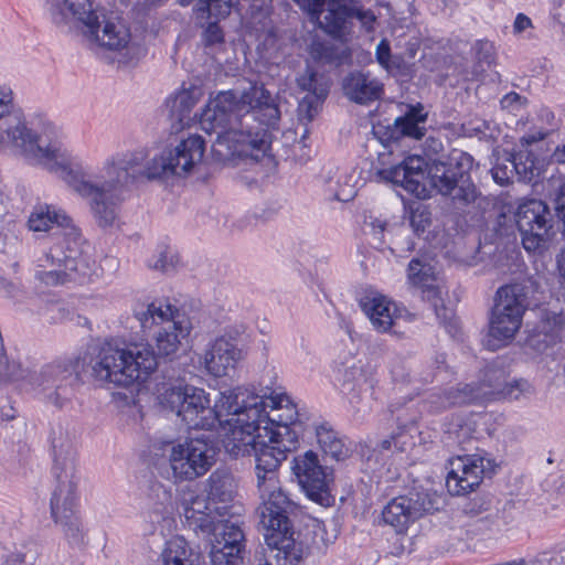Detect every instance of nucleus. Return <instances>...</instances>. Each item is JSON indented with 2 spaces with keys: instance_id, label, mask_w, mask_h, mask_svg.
<instances>
[{
  "instance_id": "nucleus-40",
  "label": "nucleus",
  "mask_w": 565,
  "mask_h": 565,
  "mask_svg": "<svg viewBox=\"0 0 565 565\" xmlns=\"http://www.w3.org/2000/svg\"><path fill=\"white\" fill-rule=\"evenodd\" d=\"M179 258L177 254L167 246L159 247L149 260V267L162 273L174 270Z\"/></svg>"
},
{
  "instance_id": "nucleus-29",
  "label": "nucleus",
  "mask_w": 565,
  "mask_h": 565,
  "mask_svg": "<svg viewBox=\"0 0 565 565\" xmlns=\"http://www.w3.org/2000/svg\"><path fill=\"white\" fill-rule=\"evenodd\" d=\"M162 565H202L200 555L194 553L181 536L168 540L161 551Z\"/></svg>"
},
{
  "instance_id": "nucleus-50",
  "label": "nucleus",
  "mask_w": 565,
  "mask_h": 565,
  "mask_svg": "<svg viewBox=\"0 0 565 565\" xmlns=\"http://www.w3.org/2000/svg\"><path fill=\"white\" fill-rule=\"evenodd\" d=\"M246 333V327L244 324H235L228 327L225 333L222 337H226L232 342L238 345V342L243 340V337Z\"/></svg>"
},
{
  "instance_id": "nucleus-54",
  "label": "nucleus",
  "mask_w": 565,
  "mask_h": 565,
  "mask_svg": "<svg viewBox=\"0 0 565 565\" xmlns=\"http://www.w3.org/2000/svg\"><path fill=\"white\" fill-rule=\"evenodd\" d=\"M311 54L315 58L328 60L331 57L330 49L318 42L312 44Z\"/></svg>"
},
{
  "instance_id": "nucleus-26",
  "label": "nucleus",
  "mask_w": 565,
  "mask_h": 565,
  "mask_svg": "<svg viewBox=\"0 0 565 565\" xmlns=\"http://www.w3.org/2000/svg\"><path fill=\"white\" fill-rule=\"evenodd\" d=\"M338 381L340 390L344 395H352L350 403L354 404L355 398L362 392L372 390L375 384L374 374L371 369L365 370L361 361L351 360L338 369Z\"/></svg>"
},
{
  "instance_id": "nucleus-53",
  "label": "nucleus",
  "mask_w": 565,
  "mask_h": 565,
  "mask_svg": "<svg viewBox=\"0 0 565 565\" xmlns=\"http://www.w3.org/2000/svg\"><path fill=\"white\" fill-rule=\"evenodd\" d=\"M556 210L558 216L563 220L565 225V182L561 185L555 199Z\"/></svg>"
},
{
  "instance_id": "nucleus-52",
  "label": "nucleus",
  "mask_w": 565,
  "mask_h": 565,
  "mask_svg": "<svg viewBox=\"0 0 565 565\" xmlns=\"http://www.w3.org/2000/svg\"><path fill=\"white\" fill-rule=\"evenodd\" d=\"M475 47L479 55V60L489 62L492 53V45L488 41H478Z\"/></svg>"
},
{
  "instance_id": "nucleus-63",
  "label": "nucleus",
  "mask_w": 565,
  "mask_h": 565,
  "mask_svg": "<svg viewBox=\"0 0 565 565\" xmlns=\"http://www.w3.org/2000/svg\"><path fill=\"white\" fill-rule=\"evenodd\" d=\"M382 448L383 449H390L391 448V440H383Z\"/></svg>"
},
{
  "instance_id": "nucleus-24",
  "label": "nucleus",
  "mask_w": 565,
  "mask_h": 565,
  "mask_svg": "<svg viewBox=\"0 0 565 565\" xmlns=\"http://www.w3.org/2000/svg\"><path fill=\"white\" fill-rule=\"evenodd\" d=\"M486 377L489 380L490 401L507 399L510 402L530 399L535 394V387L524 379L503 381V371L488 369Z\"/></svg>"
},
{
  "instance_id": "nucleus-9",
  "label": "nucleus",
  "mask_w": 565,
  "mask_h": 565,
  "mask_svg": "<svg viewBox=\"0 0 565 565\" xmlns=\"http://www.w3.org/2000/svg\"><path fill=\"white\" fill-rule=\"evenodd\" d=\"M135 317L145 332L153 328L158 329L153 334L157 360L158 356L171 359L177 356L183 349L192 328L184 315L161 300L139 306L135 309Z\"/></svg>"
},
{
  "instance_id": "nucleus-62",
  "label": "nucleus",
  "mask_w": 565,
  "mask_h": 565,
  "mask_svg": "<svg viewBox=\"0 0 565 565\" xmlns=\"http://www.w3.org/2000/svg\"><path fill=\"white\" fill-rule=\"evenodd\" d=\"M555 157L557 161L565 162V145L562 147V149L556 150Z\"/></svg>"
},
{
  "instance_id": "nucleus-49",
  "label": "nucleus",
  "mask_w": 565,
  "mask_h": 565,
  "mask_svg": "<svg viewBox=\"0 0 565 565\" xmlns=\"http://www.w3.org/2000/svg\"><path fill=\"white\" fill-rule=\"evenodd\" d=\"M480 520L486 522L490 530H497V531H500L502 529V526L508 524V522L504 520L502 513L498 509L495 511H491V512L487 513Z\"/></svg>"
},
{
  "instance_id": "nucleus-12",
  "label": "nucleus",
  "mask_w": 565,
  "mask_h": 565,
  "mask_svg": "<svg viewBox=\"0 0 565 565\" xmlns=\"http://www.w3.org/2000/svg\"><path fill=\"white\" fill-rule=\"evenodd\" d=\"M79 383V373L72 360L46 363L30 377V384L45 402L57 408L64 407L73 399Z\"/></svg>"
},
{
  "instance_id": "nucleus-1",
  "label": "nucleus",
  "mask_w": 565,
  "mask_h": 565,
  "mask_svg": "<svg viewBox=\"0 0 565 565\" xmlns=\"http://www.w3.org/2000/svg\"><path fill=\"white\" fill-rule=\"evenodd\" d=\"M0 148H11L29 163L56 173L87 200L95 222L104 228L115 224L125 194L138 180L185 175L201 162L205 150L202 137L192 135L150 159L146 149L118 152L92 169L64 146L52 127L32 131L6 85L0 86Z\"/></svg>"
},
{
  "instance_id": "nucleus-23",
  "label": "nucleus",
  "mask_w": 565,
  "mask_h": 565,
  "mask_svg": "<svg viewBox=\"0 0 565 565\" xmlns=\"http://www.w3.org/2000/svg\"><path fill=\"white\" fill-rule=\"evenodd\" d=\"M360 305L373 328L381 333L388 332L396 324L403 311L394 301L381 294L365 296Z\"/></svg>"
},
{
  "instance_id": "nucleus-2",
  "label": "nucleus",
  "mask_w": 565,
  "mask_h": 565,
  "mask_svg": "<svg viewBox=\"0 0 565 565\" xmlns=\"http://www.w3.org/2000/svg\"><path fill=\"white\" fill-rule=\"evenodd\" d=\"M266 392V413L270 427L268 446L257 452L255 465L256 488L262 500L260 525L267 544L255 565H301L305 550L291 535L289 514L295 503L282 489L279 467L287 454L298 445V434L292 428L299 418L295 402L282 391Z\"/></svg>"
},
{
  "instance_id": "nucleus-42",
  "label": "nucleus",
  "mask_w": 565,
  "mask_h": 565,
  "mask_svg": "<svg viewBox=\"0 0 565 565\" xmlns=\"http://www.w3.org/2000/svg\"><path fill=\"white\" fill-rule=\"evenodd\" d=\"M320 25L323 15L335 6L337 0H294Z\"/></svg>"
},
{
  "instance_id": "nucleus-57",
  "label": "nucleus",
  "mask_w": 565,
  "mask_h": 565,
  "mask_svg": "<svg viewBox=\"0 0 565 565\" xmlns=\"http://www.w3.org/2000/svg\"><path fill=\"white\" fill-rule=\"evenodd\" d=\"M546 136H548V130L533 131V132L526 134L522 138V141H524L526 145H532V143L543 140Z\"/></svg>"
},
{
  "instance_id": "nucleus-22",
  "label": "nucleus",
  "mask_w": 565,
  "mask_h": 565,
  "mask_svg": "<svg viewBox=\"0 0 565 565\" xmlns=\"http://www.w3.org/2000/svg\"><path fill=\"white\" fill-rule=\"evenodd\" d=\"M243 351L226 337L216 338L205 351L203 363L206 371L214 376H224L242 360Z\"/></svg>"
},
{
  "instance_id": "nucleus-28",
  "label": "nucleus",
  "mask_w": 565,
  "mask_h": 565,
  "mask_svg": "<svg viewBox=\"0 0 565 565\" xmlns=\"http://www.w3.org/2000/svg\"><path fill=\"white\" fill-rule=\"evenodd\" d=\"M422 516V508L417 501L406 495L393 498L383 509V521L398 532Z\"/></svg>"
},
{
  "instance_id": "nucleus-4",
  "label": "nucleus",
  "mask_w": 565,
  "mask_h": 565,
  "mask_svg": "<svg viewBox=\"0 0 565 565\" xmlns=\"http://www.w3.org/2000/svg\"><path fill=\"white\" fill-rule=\"evenodd\" d=\"M33 232H50L56 242L43 253L34 267V277L41 284L55 287L68 282L84 284L97 276L96 260L72 220L54 205L34 206L28 221Z\"/></svg>"
},
{
  "instance_id": "nucleus-15",
  "label": "nucleus",
  "mask_w": 565,
  "mask_h": 565,
  "mask_svg": "<svg viewBox=\"0 0 565 565\" xmlns=\"http://www.w3.org/2000/svg\"><path fill=\"white\" fill-rule=\"evenodd\" d=\"M291 469L308 498L324 507L332 503L333 498L330 494L332 471L319 463L317 454L309 450L295 457Z\"/></svg>"
},
{
  "instance_id": "nucleus-10",
  "label": "nucleus",
  "mask_w": 565,
  "mask_h": 565,
  "mask_svg": "<svg viewBox=\"0 0 565 565\" xmlns=\"http://www.w3.org/2000/svg\"><path fill=\"white\" fill-rule=\"evenodd\" d=\"M160 403L175 412L190 429H212L218 423L216 403L213 407L210 406L203 388L190 385L171 386L161 394Z\"/></svg>"
},
{
  "instance_id": "nucleus-37",
  "label": "nucleus",
  "mask_w": 565,
  "mask_h": 565,
  "mask_svg": "<svg viewBox=\"0 0 565 565\" xmlns=\"http://www.w3.org/2000/svg\"><path fill=\"white\" fill-rule=\"evenodd\" d=\"M298 86L311 94L318 100L326 98L329 92V83L324 75L319 74L311 68L297 78Z\"/></svg>"
},
{
  "instance_id": "nucleus-43",
  "label": "nucleus",
  "mask_w": 565,
  "mask_h": 565,
  "mask_svg": "<svg viewBox=\"0 0 565 565\" xmlns=\"http://www.w3.org/2000/svg\"><path fill=\"white\" fill-rule=\"evenodd\" d=\"M515 170L516 168L515 166H513L511 156L508 154L503 158L498 159V161L491 169V173L493 180L498 184L504 185L508 184L514 177H516Z\"/></svg>"
},
{
  "instance_id": "nucleus-39",
  "label": "nucleus",
  "mask_w": 565,
  "mask_h": 565,
  "mask_svg": "<svg viewBox=\"0 0 565 565\" xmlns=\"http://www.w3.org/2000/svg\"><path fill=\"white\" fill-rule=\"evenodd\" d=\"M196 103L198 98L194 96V93L185 89L177 93L172 98L168 100L172 114L175 115L179 119H182L184 116H186L196 105Z\"/></svg>"
},
{
  "instance_id": "nucleus-25",
  "label": "nucleus",
  "mask_w": 565,
  "mask_h": 565,
  "mask_svg": "<svg viewBox=\"0 0 565 565\" xmlns=\"http://www.w3.org/2000/svg\"><path fill=\"white\" fill-rule=\"evenodd\" d=\"M344 95L356 104L369 105L380 99L384 93L383 84L365 72L349 73L342 84Z\"/></svg>"
},
{
  "instance_id": "nucleus-17",
  "label": "nucleus",
  "mask_w": 565,
  "mask_h": 565,
  "mask_svg": "<svg viewBox=\"0 0 565 565\" xmlns=\"http://www.w3.org/2000/svg\"><path fill=\"white\" fill-rule=\"evenodd\" d=\"M350 0H337L333 9H330L320 21V28L334 38L344 36L352 24V20L360 21L367 31L373 29L376 20L375 14L370 9L349 6Z\"/></svg>"
},
{
  "instance_id": "nucleus-64",
  "label": "nucleus",
  "mask_w": 565,
  "mask_h": 565,
  "mask_svg": "<svg viewBox=\"0 0 565 565\" xmlns=\"http://www.w3.org/2000/svg\"><path fill=\"white\" fill-rule=\"evenodd\" d=\"M486 128H487L486 122H482V127H481V126H478V127L476 128V130H477V131L482 132V131H483V129H486Z\"/></svg>"
},
{
  "instance_id": "nucleus-59",
  "label": "nucleus",
  "mask_w": 565,
  "mask_h": 565,
  "mask_svg": "<svg viewBox=\"0 0 565 565\" xmlns=\"http://www.w3.org/2000/svg\"><path fill=\"white\" fill-rule=\"evenodd\" d=\"M372 231L375 236H379L383 234L385 230V223L380 220H374L371 222Z\"/></svg>"
},
{
  "instance_id": "nucleus-35",
  "label": "nucleus",
  "mask_w": 565,
  "mask_h": 565,
  "mask_svg": "<svg viewBox=\"0 0 565 565\" xmlns=\"http://www.w3.org/2000/svg\"><path fill=\"white\" fill-rule=\"evenodd\" d=\"M56 524H60L68 544L74 547H82L87 542L86 531L77 516L76 512L66 514V518H53Z\"/></svg>"
},
{
  "instance_id": "nucleus-16",
  "label": "nucleus",
  "mask_w": 565,
  "mask_h": 565,
  "mask_svg": "<svg viewBox=\"0 0 565 565\" xmlns=\"http://www.w3.org/2000/svg\"><path fill=\"white\" fill-rule=\"evenodd\" d=\"M245 535L236 523L226 521L217 524L211 541V565H243Z\"/></svg>"
},
{
  "instance_id": "nucleus-61",
  "label": "nucleus",
  "mask_w": 565,
  "mask_h": 565,
  "mask_svg": "<svg viewBox=\"0 0 565 565\" xmlns=\"http://www.w3.org/2000/svg\"><path fill=\"white\" fill-rule=\"evenodd\" d=\"M558 481H559V484H558V486H556V490H557V492H558L561 495H564V497H565V476H564V475H562V476L559 477V480H558Z\"/></svg>"
},
{
  "instance_id": "nucleus-34",
  "label": "nucleus",
  "mask_w": 565,
  "mask_h": 565,
  "mask_svg": "<svg viewBox=\"0 0 565 565\" xmlns=\"http://www.w3.org/2000/svg\"><path fill=\"white\" fill-rule=\"evenodd\" d=\"M316 435L318 444L324 455L337 461L349 457V447L344 444L343 439L339 437L338 433L334 431L330 426L327 424L320 425L317 427Z\"/></svg>"
},
{
  "instance_id": "nucleus-7",
  "label": "nucleus",
  "mask_w": 565,
  "mask_h": 565,
  "mask_svg": "<svg viewBox=\"0 0 565 565\" xmlns=\"http://www.w3.org/2000/svg\"><path fill=\"white\" fill-rule=\"evenodd\" d=\"M83 363L95 381L117 386H129L146 379L157 367V359L150 344L139 343L121 348L110 341L89 345Z\"/></svg>"
},
{
  "instance_id": "nucleus-58",
  "label": "nucleus",
  "mask_w": 565,
  "mask_h": 565,
  "mask_svg": "<svg viewBox=\"0 0 565 565\" xmlns=\"http://www.w3.org/2000/svg\"><path fill=\"white\" fill-rule=\"evenodd\" d=\"M0 290H2L7 297H14L18 291V287L13 282L8 281L6 278L0 276Z\"/></svg>"
},
{
  "instance_id": "nucleus-48",
  "label": "nucleus",
  "mask_w": 565,
  "mask_h": 565,
  "mask_svg": "<svg viewBox=\"0 0 565 565\" xmlns=\"http://www.w3.org/2000/svg\"><path fill=\"white\" fill-rule=\"evenodd\" d=\"M224 40L223 31L217 23H209L203 32V42L206 46L222 43Z\"/></svg>"
},
{
  "instance_id": "nucleus-44",
  "label": "nucleus",
  "mask_w": 565,
  "mask_h": 565,
  "mask_svg": "<svg viewBox=\"0 0 565 565\" xmlns=\"http://www.w3.org/2000/svg\"><path fill=\"white\" fill-rule=\"evenodd\" d=\"M525 565H565V548L557 546L537 554Z\"/></svg>"
},
{
  "instance_id": "nucleus-46",
  "label": "nucleus",
  "mask_w": 565,
  "mask_h": 565,
  "mask_svg": "<svg viewBox=\"0 0 565 565\" xmlns=\"http://www.w3.org/2000/svg\"><path fill=\"white\" fill-rule=\"evenodd\" d=\"M409 222L417 234L424 233L430 224V213L426 207L418 206L412 210Z\"/></svg>"
},
{
  "instance_id": "nucleus-3",
  "label": "nucleus",
  "mask_w": 565,
  "mask_h": 565,
  "mask_svg": "<svg viewBox=\"0 0 565 565\" xmlns=\"http://www.w3.org/2000/svg\"><path fill=\"white\" fill-rule=\"evenodd\" d=\"M280 110L264 85L252 84L242 92H220L201 115V128L216 135L212 151L220 160L234 158L259 162L271 160L270 129L277 127Z\"/></svg>"
},
{
  "instance_id": "nucleus-8",
  "label": "nucleus",
  "mask_w": 565,
  "mask_h": 565,
  "mask_svg": "<svg viewBox=\"0 0 565 565\" xmlns=\"http://www.w3.org/2000/svg\"><path fill=\"white\" fill-rule=\"evenodd\" d=\"M54 21L62 23L67 13L83 23L84 35L102 47L119 51L127 47L131 34L118 17H107L104 10L94 8L92 0H46Z\"/></svg>"
},
{
  "instance_id": "nucleus-60",
  "label": "nucleus",
  "mask_w": 565,
  "mask_h": 565,
  "mask_svg": "<svg viewBox=\"0 0 565 565\" xmlns=\"http://www.w3.org/2000/svg\"><path fill=\"white\" fill-rule=\"evenodd\" d=\"M557 267L563 276H565V248L557 256Z\"/></svg>"
},
{
  "instance_id": "nucleus-38",
  "label": "nucleus",
  "mask_w": 565,
  "mask_h": 565,
  "mask_svg": "<svg viewBox=\"0 0 565 565\" xmlns=\"http://www.w3.org/2000/svg\"><path fill=\"white\" fill-rule=\"evenodd\" d=\"M193 0H178L181 6H189ZM235 0H200L196 7L199 14L225 18L230 14Z\"/></svg>"
},
{
  "instance_id": "nucleus-6",
  "label": "nucleus",
  "mask_w": 565,
  "mask_h": 565,
  "mask_svg": "<svg viewBox=\"0 0 565 565\" xmlns=\"http://www.w3.org/2000/svg\"><path fill=\"white\" fill-rule=\"evenodd\" d=\"M218 424L227 428L224 448L233 457L255 456L268 446L270 427L266 413V392L262 395L237 386L218 393L216 398Z\"/></svg>"
},
{
  "instance_id": "nucleus-18",
  "label": "nucleus",
  "mask_w": 565,
  "mask_h": 565,
  "mask_svg": "<svg viewBox=\"0 0 565 565\" xmlns=\"http://www.w3.org/2000/svg\"><path fill=\"white\" fill-rule=\"evenodd\" d=\"M484 458L477 456L457 457L450 460L446 487L454 495H462L478 487L484 473Z\"/></svg>"
},
{
  "instance_id": "nucleus-13",
  "label": "nucleus",
  "mask_w": 565,
  "mask_h": 565,
  "mask_svg": "<svg viewBox=\"0 0 565 565\" xmlns=\"http://www.w3.org/2000/svg\"><path fill=\"white\" fill-rule=\"evenodd\" d=\"M527 290L522 284L499 288L490 321V335L497 340H511L522 324L527 306Z\"/></svg>"
},
{
  "instance_id": "nucleus-14",
  "label": "nucleus",
  "mask_w": 565,
  "mask_h": 565,
  "mask_svg": "<svg viewBox=\"0 0 565 565\" xmlns=\"http://www.w3.org/2000/svg\"><path fill=\"white\" fill-rule=\"evenodd\" d=\"M515 222L523 247L529 253L542 254L547 249L554 235L553 215L544 202L529 200L520 204L515 212Z\"/></svg>"
},
{
  "instance_id": "nucleus-41",
  "label": "nucleus",
  "mask_w": 565,
  "mask_h": 565,
  "mask_svg": "<svg viewBox=\"0 0 565 565\" xmlns=\"http://www.w3.org/2000/svg\"><path fill=\"white\" fill-rule=\"evenodd\" d=\"M513 166H515V174L519 180L531 181L534 175L535 160L527 151H521L510 154Z\"/></svg>"
},
{
  "instance_id": "nucleus-5",
  "label": "nucleus",
  "mask_w": 565,
  "mask_h": 565,
  "mask_svg": "<svg viewBox=\"0 0 565 565\" xmlns=\"http://www.w3.org/2000/svg\"><path fill=\"white\" fill-rule=\"evenodd\" d=\"M472 166L473 158L469 153L454 149L429 163L418 156L408 157L388 173L394 183L419 198L426 196L428 182L437 193L449 196L454 204L466 206L479 194L469 177Z\"/></svg>"
},
{
  "instance_id": "nucleus-32",
  "label": "nucleus",
  "mask_w": 565,
  "mask_h": 565,
  "mask_svg": "<svg viewBox=\"0 0 565 565\" xmlns=\"http://www.w3.org/2000/svg\"><path fill=\"white\" fill-rule=\"evenodd\" d=\"M153 491L160 498L159 505L147 513V520L152 524V532H159L164 535L166 531H170L174 524V520L171 516V494L162 486L153 487Z\"/></svg>"
},
{
  "instance_id": "nucleus-19",
  "label": "nucleus",
  "mask_w": 565,
  "mask_h": 565,
  "mask_svg": "<svg viewBox=\"0 0 565 565\" xmlns=\"http://www.w3.org/2000/svg\"><path fill=\"white\" fill-rule=\"evenodd\" d=\"M54 488L52 491L50 508L51 516L66 518L76 512L77 486L81 480L78 470H52Z\"/></svg>"
},
{
  "instance_id": "nucleus-11",
  "label": "nucleus",
  "mask_w": 565,
  "mask_h": 565,
  "mask_svg": "<svg viewBox=\"0 0 565 565\" xmlns=\"http://www.w3.org/2000/svg\"><path fill=\"white\" fill-rule=\"evenodd\" d=\"M164 455L175 480H194L205 475L214 465L216 449L204 436L183 441H167Z\"/></svg>"
},
{
  "instance_id": "nucleus-33",
  "label": "nucleus",
  "mask_w": 565,
  "mask_h": 565,
  "mask_svg": "<svg viewBox=\"0 0 565 565\" xmlns=\"http://www.w3.org/2000/svg\"><path fill=\"white\" fill-rule=\"evenodd\" d=\"M209 500L213 503H228L236 493V482L232 473L224 470L214 471L209 480Z\"/></svg>"
},
{
  "instance_id": "nucleus-31",
  "label": "nucleus",
  "mask_w": 565,
  "mask_h": 565,
  "mask_svg": "<svg viewBox=\"0 0 565 565\" xmlns=\"http://www.w3.org/2000/svg\"><path fill=\"white\" fill-rule=\"evenodd\" d=\"M426 119L427 113L420 104L411 106L404 116L395 119L393 136H407L414 139H420L425 135L424 124Z\"/></svg>"
},
{
  "instance_id": "nucleus-20",
  "label": "nucleus",
  "mask_w": 565,
  "mask_h": 565,
  "mask_svg": "<svg viewBox=\"0 0 565 565\" xmlns=\"http://www.w3.org/2000/svg\"><path fill=\"white\" fill-rule=\"evenodd\" d=\"M52 470L77 469V434L71 423H56L50 435Z\"/></svg>"
},
{
  "instance_id": "nucleus-56",
  "label": "nucleus",
  "mask_w": 565,
  "mask_h": 565,
  "mask_svg": "<svg viewBox=\"0 0 565 565\" xmlns=\"http://www.w3.org/2000/svg\"><path fill=\"white\" fill-rule=\"evenodd\" d=\"M479 254H480V250H479V246H478L475 249V253L472 255H462V256H460L459 260L465 266L473 267V266H477L481 262V257Z\"/></svg>"
},
{
  "instance_id": "nucleus-36",
  "label": "nucleus",
  "mask_w": 565,
  "mask_h": 565,
  "mask_svg": "<svg viewBox=\"0 0 565 565\" xmlns=\"http://www.w3.org/2000/svg\"><path fill=\"white\" fill-rule=\"evenodd\" d=\"M212 501L209 495H191L183 500V513L188 521H194L200 526L206 522V516L212 512Z\"/></svg>"
},
{
  "instance_id": "nucleus-45",
  "label": "nucleus",
  "mask_w": 565,
  "mask_h": 565,
  "mask_svg": "<svg viewBox=\"0 0 565 565\" xmlns=\"http://www.w3.org/2000/svg\"><path fill=\"white\" fill-rule=\"evenodd\" d=\"M269 14H270V8L266 3V0H256L252 4V24L255 26L256 30L258 28L256 26L257 23L262 25V29H268L270 26L269 21Z\"/></svg>"
},
{
  "instance_id": "nucleus-47",
  "label": "nucleus",
  "mask_w": 565,
  "mask_h": 565,
  "mask_svg": "<svg viewBox=\"0 0 565 565\" xmlns=\"http://www.w3.org/2000/svg\"><path fill=\"white\" fill-rule=\"evenodd\" d=\"M375 54L379 64L386 71H391L393 67L397 66L392 58L390 44L386 40H382L377 44Z\"/></svg>"
},
{
  "instance_id": "nucleus-27",
  "label": "nucleus",
  "mask_w": 565,
  "mask_h": 565,
  "mask_svg": "<svg viewBox=\"0 0 565 565\" xmlns=\"http://www.w3.org/2000/svg\"><path fill=\"white\" fill-rule=\"evenodd\" d=\"M409 284L420 291V297L437 307L441 301V290L437 284L434 267L419 259L413 258L407 268Z\"/></svg>"
},
{
  "instance_id": "nucleus-30",
  "label": "nucleus",
  "mask_w": 565,
  "mask_h": 565,
  "mask_svg": "<svg viewBox=\"0 0 565 565\" xmlns=\"http://www.w3.org/2000/svg\"><path fill=\"white\" fill-rule=\"evenodd\" d=\"M562 328V316L554 315L552 318L547 317L529 334L527 345L536 351H544L557 341Z\"/></svg>"
},
{
  "instance_id": "nucleus-55",
  "label": "nucleus",
  "mask_w": 565,
  "mask_h": 565,
  "mask_svg": "<svg viewBox=\"0 0 565 565\" xmlns=\"http://www.w3.org/2000/svg\"><path fill=\"white\" fill-rule=\"evenodd\" d=\"M521 96L518 93H509L501 99V105L503 108H511L512 110L516 108V106L521 105Z\"/></svg>"
},
{
  "instance_id": "nucleus-21",
  "label": "nucleus",
  "mask_w": 565,
  "mask_h": 565,
  "mask_svg": "<svg viewBox=\"0 0 565 565\" xmlns=\"http://www.w3.org/2000/svg\"><path fill=\"white\" fill-rule=\"evenodd\" d=\"M486 402H490L489 380L486 376L481 383H459L445 388L441 393L433 395L430 399L431 407L436 412L452 406Z\"/></svg>"
},
{
  "instance_id": "nucleus-51",
  "label": "nucleus",
  "mask_w": 565,
  "mask_h": 565,
  "mask_svg": "<svg viewBox=\"0 0 565 565\" xmlns=\"http://www.w3.org/2000/svg\"><path fill=\"white\" fill-rule=\"evenodd\" d=\"M532 20L525 15L524 13H519L515 17L514 23H513V33L514 34H522L529 29H532Z\"/></svg>"
}]
</instances>
